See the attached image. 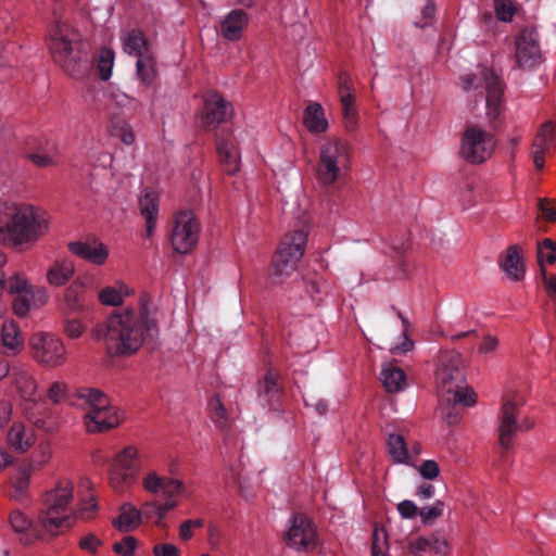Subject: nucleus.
I'll return each mask as SVG.
<instances>
[{"mask_svg":"<svg viewBox=\"0 0 556 556\" xmlns=\"http://www.w3.org/2000/svg\"><path fill=\"white\" fill-rule=\"evenodd\" d=\"M157 332L150 296L142 293L137 308L110 315L94 327L93 337L103 341L111 356H128L136 353L147 338L153 339Z\"/></svg>","mask_w":556,"mask_h":556,"instance_id":"1","label":"nucleus"},{"mask_svg":"<svg viewBox=\"0 0 556 556\" xmlns=\"http://www.w3.org/2000/svg\"><path fill=\"white\" fill-rule=\"evenodd\" d=\"M47 229V220L31 205L0 206V243L7 248L26 251Z\"/></svg>","mask_w":556,"mask_h":556,"instance_id":"2","label":"nucleus"},{"mask_svg":"<svg viewBox=\"0 0 556 556\" xmlns=\"http://www.w3.org/2000/svg\"><path fill=\"white\" fill-rule=\"evenodd\" d=\"M55 24L49 31L48 46L54 62L75 79H80L90 70V61L86 55V45L80 33L60 20L53 11Z\"/></svg>","mask_w":556,"mask_h":556,"instance_id":"3","label":"nucleus"},{"mask_svg":"<svg viewBox=\"0 0 556 556\" xmlns=\"http://www.w3.org/2000/svg\"><path fill=\"white\" fill-rule=\"evenodd\" d=\"M71 404L85 412L84 422L89 433L108 431L124 420V412L111 404L109 396L96 388H78L71 397Z\"/></svg>","mask_w":556,"mask_h":556,"instance_id":"4","label":"nucleus"},{"mask_svg":"<svg viewBox=\"0 0 556 556\" xmlns=\"http://www.w3.org/2000/svg\"><path fill=\"white\" fill-rule=\"evenodd\" d=\"M435 378L438 395H448V401H458L463 406L476 404L477 395L466 383L464 361L458 352L446 351L441 354Z\"/></svg>","mask_w":556,"mask_h":556,"instance_id":"5","label":"nucleus"},{"mask_svg":"<svg viewBox=\"0 0 556 556\" xmlns=\"http://www.w3.org/2000/svg\"><path fill=\"white\" fill-rule=\"evenodd\" d=\"M72 498L73 484L68 480H61L54 489L43 495L38 519L46 531L56 533L59 530L72 526L68 516V505Z\"/></svg>","mask_w":556,"mask_h":556,"instance_id":"6","label":"nucleus"},{"mask_svg":"<svg viewBox=\"0 0 556 556\" xmlns=\"http://www.w3.org/2000/svg\"><path fill=\"white\" fill-rule=\"evenodd\" d=\"M350 167L349 143L340 138H327L319 147L316 178L327 188L339 181Z\"/></svg>","mask_w":556,"mask_h":556,"instance_id":"7","label":"nucleus"},{"mask_svg":"<svg viewBox=\"0 0 556 556\" xmlns=\"http://www.w3.org/2000/svg\"><path fill=\"white\" fill-rule=\"evenodd\" d=\"M307 235L303 230L287 233L273 258L270 275L275 282H281L296 268V264L303 256Z\"/></svg>","mask_w":556,"mask_h":556,"instance_id":"8","label":"nucleus"},{"mask_svg":"<svg viewBox=\"0 0 556 556\" xmlns=\"http://www.w3.org/2000/svg\"><path fill=\"white\" fill-rule=\"evenodd\" d=\"M482 87L485 89L486 114L496 118L502 110L504 85L493 70L482 67L478 75L471 74L463 78V89L469 91Z\"/></svg>","mask_w":556,"mask_h":556,"instance_id":"9","label":"nucleus"},{"mask_svg":"<svg viewBox=\"0 0 556 556\" xmlns=\"http://www.w3.org/2000/svg\"><path fill=\"white\" fill-rule=\"evenodd\" d=\"M201 232L200 222L193 212L184 210L173 217L170 229V244L175 252L187 254L198 244Z\"/></svg>","mask_w":556,"mask_h":556,"instance_id":"10","label":"nucleus"},{"mask_svg":"<svg viewBox=\"0 0 556 556\" xmlns=\"http://www.w3.org/2000/svg\"><path fill=\"white\" fill-rule=\"evenodd\" d=\"M494 136L478 125H467L462 137L460 155L471 164L485 162L493 153Z\"/></svg>","mask_w":556,"mask_h":556,"instance_id":"11","label":"nucleus"},{"mask_svg":"<svg viewBox=\"0 0 556 556\" xmlns=\"http://www.w3.org/2000/svg\"><path fill=\"white\" fill-rule=\"evenodd\" d=\"M138 471V451L134 446H126L116 455L110 466L111 486L116 492H124L136 481Z\"/></svg>","mask_w":556,"mask_h":556,"instance_id":"12","label":"nucleus"},{"mask_svg":"<svg viewBox=\"0 0 556 556\" xmlns=\"http://www.w3.org/2000/svg\"><path fill=\"white\" fill-rule=\"evenodd\" d=\"M515 61L517 67L523 71H533L543 62L535 28L525 27L515 37Z\"/></svg>","mask_w":556,"mask_h":556,"instance_id":"13","label":"nucleus"},{"mask_svg":"<svg viewBox=\"0 0 556 556\" xmlns=\"http://www.w3.org/2000/svg\"><path fill=\"white\" fill-rule=\"evenodd\" d=\"M29 345L33 357L41 365L59 367L65 362V348L63 342L49 333H36L30 338Z\"/></svg>","mask_w":556,"mask_h":556,"instance_id":"14","label":"nucleus"},{"mask_svg":"<svg viewBox=\"0 0 556 556\" xmlns=\"http://www.w3.org/2000/svg\"><path fill=\"white\" fill-rule=\"evenodd\" d=\"M232 113L231 104L217 91L210 90L203 96V109L200 114L201 126L214 129L226 122Z\"/></svg>","mask_w":556,"mask_h":556,"instance_id":"15","label":"nucleus"},{"mask_svg":"<svg viewBox=\"0 0 556 556\" xmlns=\"http://www.w3.org/2000/svg\"><path fill=\"white\" fill-rule=\"evenodd\" d=\"M286 543L299 551H308L316 546V530L312 521L302 514H295L290 520L286 533Z\"/></svg>","mask_w":556,"mask_h":556,"instance_id":"16","label":"nucleus"},{"mask_svg":"<svg viewBox=\"0 0 556 556\" xmlns=\"http://www.w3.org/2000/svg\"><path fill=\"white\" fill-rule=\"evenodd\" d=\"M24 155L38 167H50L58 164L59 147L49 138H29L26 141Z\"/></svg>","mask_w":556,"mask_h":556,"instance_id":"17","label":"nucleus"},{"mask_svg":"<svg viewBox=\"0 0 556 556\" xmlns=\"http://www.w3.org/2000/svg\"><path fill=\"white\" fill-rule=\"evenodd\" d=\"M518 404L514 401L504 400L500 414V444L504 451L511 446L513 439L519 430L520 426L517 421Z\"/></svg>","mask_w":556,"mask_h":556,"instance_id":"18","label":"nucleus"},{"mask_svg":"<svg viewBox=\"0 0 556 556\" xmlns=\"http://www.w3.org/2000/svg\"><path fill=\"white\" fill-rule=\"evenodd\" d=\"M282 396V387L279 382V375L274 369H268L258 381L257 397L262 406L277 409Z\"/></svg>","mask_w":556,"mask_h":556,"instance_id":"19","label":"nucleus"},{"mask_svg":"<svg viewBox=\"0 0 556 556\" xmlns=\"http://www.w3.org/2000/svg\"><path fill=\"white\" fill-rule=\"evenodd\" d=\"M146 491L152 494L161 493L166 500H176L185 492L181 481L174 478H162L155 471L149 472L142 481Z\"/></svg>","mask_w":556,"mask_h":556,"instance_id":"20","label":"nucleus"},{"mask_svg":"<svg viewBox=\"0 0 556 556\" xmlns=\"http://www.w3.org/2000/svg\"><path fill=\"white\" fill-rule=\"evenodd\" d=\"M556 123L545 122L538 131L532 143V159L535 167L542 169L545 163L544 155L555 147Z\"/></svg>","mask_w":556,"mask_h":556,"instance_id":"21","label":"nucleus"},{"mask_svg":"<svg viewBox=\"0 0 556 556\" xmlns=\"http://www.w3.org/2000/svg\"><path fill=\"white\" fill-rule=\"evenodd\" d=\"M68 250L76 256L94 265H102L109 256L108 248L97 240L92 242L73 241L67 244Z\"/></svg>","mask_w":556,"mask_h":556,"instance_id":"22","label":"nucleus"},{"mask_svg":"<svg viewBox=\"0 0 556 556\" xmlns=\"http://www.w3.org/2000/svg\"><path fill=\"white\" fill-rule=\"evenodd\" d=\"M409 553L414 556H422L425 553H434L446 556L450 552L448 543L438 535L419 536L408 542Z\"/></svg>","mask_w":556,"mask_h":556,"instance_id":"23","label":"nucleus"},{"mask_svg":"<svg viewBox=\"0 0 556 556\" xmlns=\"http://www.w3.org/2000/svg\"><path fill=\"white\" fill-rule=\"evenodd\" d=\"M502 270L513 280L519 281L523 278L526 267L523 252L519 245L513 244L507 248L500 262Z\"/></svg>","mask_w":556,"mask_h":556,"instance_id":"24","label":"nucleus"},{"mask_svg":"<svg viewBox=\"0 0 556 556\" xmlns=\"http://www.w3.org/2000/svg\"><path fill=\"white\" fill-rule=\"evenodd\" d=\"M249 25L248 14L240 9L230 11L220 24V34L230 41L239 40Z\"/></svg>","mask_w":556,"mask_h":556,"instance_id":"25","label":"nucleus"},{"mask_svg":"<svg viewBox=\"0 0 556 556\" xmlns=\"http://www.w3.org/2000/svg\"><path fill=\"white\" fill-rule=\"evenodd\" d=\"M139 208L142 217L146 219L147 237L154 233L157 215H159V197L157 194L146 188L139 198Z\"/></svg>","mask_w":556,"mask_h":556,"instance_id":"26","label":"nucleus"},{"mask_svg":"<svg viewBox=\"0 0 556 556\" xmlns=\"http://www.w3.org/2000/svg\"><path fill=\"white\" fill-rule=\"evenodd\" d=\"M75 274V265L71 258L63 257L55 260L46 274L47 282L51 287H63L67 285Z\"/></svg>","mask_w":556,"mask_h":556,"instance_id":"27","label":"nucleus"},{"mask_svg":"<svg viewBox=\"0 0 556 556\" xmlns=\"http://www.w3.org/2000/svg\"><path fill=\"white\" fill-rule=\"evenodd\" d=\"M84 283L75 280L64 291L63 315L80 314L85 311Z\"/></svg>","mask_w":556,"mask_h":556,"instance_id":"28","label":"nucleus"},{"mask_svg":"<svg viewBox=\"0 0 556 556\" xmlns=\"http://www.w3.org/2000/svg\"><path fill=\"white\" fill-rule=\"evenodd\" d=\"M216 149L225 172L235 174L239 169V153L233 141L229 137H220L216 141Z\"/></svg>","mask_w":556,"mask_h":556,"instance_id":"29","label":"nucleus"},{"mask_svg":"<svg viewBox=\"0 0 556 556\" xmlns=\"http://www.w3.org/2000/svg\"><path fill=\"white\" fill-rule=\"evenodd\" d=\"M10 525L22 535L21 541L26 545L41 538L40 530L20 510L11 513Z\"/></svg>","mask_w":556,"mask_h":556,"instance_id":"30","label":"nucleus"},{"mask_svg":"<svg viewBox=\"0 0 556 556\" xmlns=\"http://www.w3.org/2000/svg\"><path fill=\"white\" fill-rule=\"evenodd\" d=\"M31 470V464H23L18 466L11 481V491L9 494L12 498L23 501L26 497Z\"/></svg>","mask_w":556,"mask_h":556,"instance_id":"31","label":"nucleus"},{"mask_svg":"<svg viewBox=\"0 0 556 556\" xmlns=\"http://www.w3.org/2000/svg\"><path fill=\"white\" fill-rule=\"evenodd\" d=\"M306 128L314 134L325 132L328 128V122L325 112L319 103H309L303 116Z\"/></svg>","mask_w":556,"mask_h":556,"instance_id":"32","label":"nucleus"},{"mask_svg":"<svg viewBox=\"0 0 556 556\" xmlns=\"http://www.w3.org/2000/svg\"><path fill=\"white\" fill-rule=\"evenodd\" d=\"M8 443L17 452H25L34 444V434L23 424H14L8 433Z\"/></svg>","mask_w":556,"mask_h":556,"instance_id":"33","label":"nucleus"},{"mask_svg":"<svg viewBox=\"0 0 556 556\" xmlns=\"http://www.w3.org/2000/svg\"><path fill=\"white\" fill-rule=\"evenodd\" d=\"M124 51L130 55L143 58L150 55L149 43L141 30L132 29L123 39Z\"/></svg>","mask_w":556,"mask_h":556,"instance_id":"34","label":"nucleus"},{"mask_svg":"<svg viewBox=\"0 0 556 556\" xmlns=\"http://www.w3.org/2000/svg\"><path fill=\"white\" fill-rule=\"evenodd\" d=\"M141 523V513L131 504H124L121 507L119 516L113 525L123 532H129Z\"/></svg>","mask_w":556,"mask_h":556,"instance_id":"35","label":"nucleus"},{"mask_svg":"<svg viewBox=\"0 0 556 556\" xmlns=\"http://www.w3.org/2000/svg\"><path fill=\"white\" fill-rule=\"evenodd\" d=\"M381 381L387 392L402 391L406 384L404 371L393 365H388L381 370Z\"/></svg>","mask_w":556,"mask_h":556,"instance_id":"36","label":"nucleus"},{"mask_svg":"<svg viewBox=\"0 0 556 556\" xmlns=\"http://www.w3.org/2000/svg\"><path fill=\"white\" fill-rule=\"evenodd\" d=\"M1 340L4 348L12 354H17L23 348L18 327L14 323H4L1 329Z\"/></svg>","mask_w":556,"mask_h":556,"instance_id":"37","label":"nucleus"},{"mask_svg":"<svg viewBox=\"0 0 556 556\" xmlns=\"http://www.w3.org/2000/svg\"><path fill=\"white\" fill-rule=\"evenodd\" d=\"M136 73L141 84L146 87H150L154 84L156 79V70L152 54L137 59Z\"/></svg>","mask_w":556,"mask_h":556,"instance_id":"38","label":"nucleus"},{"mask_svg":"<svg viewBox=\"0 0 556 556\" xmlns=\"http://www.w3.org/2000/svg\"><path fill=\"white\" fill-rule=\"evenodd\" d=\"M114 51L109 48H102L94 56V66L98 71L99 77L102 80H108L112 75L114 66Z\"/></svg>","mask_w":556,"mask_h":556,"instance_id":"39","label":"nucleus"},{"mask_svg":"<svg viewBox=\"0 0 556 556\" xmlns=\"http://www.w3.org/2000/svg\"><path fill=\"white\" fill-rule=\"evenodd\" d=\"M438 396H439V402H440V406H441L442 419L450 426L456 425L462 418V413H460L458 405L463 406V404L460 402L454 401V400L448 401V395H446V396L438 395Z\"/></svg>","mask_w":556,"mask_h":556,"instance_id":"40","label":"nucleus"},{"mask_svg":"<svg viewBox=\"0 0 556 556\" xmlns=\"http://www.w3.org/2000/svg\"><path fill=\"white\" fill-rule=\"evenodd\" d=\"M211 420L219 429H225L228 426V416L224 404L217 394L213 395L207 404Z\"/></svg>","mask_w":556,"mask_h":556,"instance_id":"41","label":"nucleus"},{"mask_svg":"<svg viewBox=\"0 0 556 556\" xmlns=\"http://www.w3.org/2000/svg\"><path fill=\"white\" fill-rule=\"evenodd\" d=\"M536 255L541 271L542 266H544V260L548 264H554L556 262V241L549 238L538 241Z\"/></svg>","mask_w":556,"mask_h":556,"instance_id":"42","label":"nucleus"},{"mask_svg":"<svg viewBox=\"0 0 556 556\" xmlns=\"http://www.w3.org/2000/svg\"><path fill=\"white\" fill-rule=\"evenodd\" d=\"M389 453L397 463H404L407 457V446L405 440L400 434H390L388 439Z\"/></svg>","mask_w":556,"mask_h":556,"instance_id":"43","label":"nucleus"},{"mask_svg":"<svg viewBox=\"0 0 556 556\" xmlns=\"http://www.w3.org/2000/svg\"><path fill=\"white\" fill-rule=\"evenodd\" d=\"M16 388L21 395L27 401H35L37 394V383L27 372H21L16 378Z\"/></svg>","mask_w":556,"mask_h":556,"instance_id":"44","label":"nucleus"},{"mask_svg":"<svg viewBox=\"0 0 556 556\" xmlns=\"http://www.w3.org/2000/svg\"><path fill=\"white\" fill-rule=\"evenodd\" d=\"M111 134L112 136L119 138L125 144L129 146L135 142V134L131 127L122 118L112 119Z\"/></svg>","mask_w":556,"mask_h":556,"instance_id":"45","label":"nucleus"},{"mask_svg":"<svg viewBox=\"0 0 556 556\" xmlns=\"http://www.w3.org/2000/svg\"><path fill=\"white\" fill-rule=\"evenodd\" d=\"M111 134L112 136L119 138L125 144L129 146L135 142V134L131 127L122 118L112 119Z\"/></svg>","mask_w":556,"mask_h":556,"instance_id":"46","label":"nucleus"},{"mask_svg":"<svg viewBox=\"0 0 556 556\" xmlns=\"http://www.w3.org/2000/svg\"><path fill=\"white\" fill-rule=\"evenodd\" d=\"M111 134L112 136L119 138L125 144L129 146L135 142V134L131 127L122 118L112 119Z\"/></svg>","mask_w":556,"mask_h":556,"instance_id":"47","label":"nucleus"},{"mask_svg":"<svg viewBox=\"0 0 556 556\" xmlns=\"http://www.w3.org/2000/svg\"><path fill=\"white\" fill-rule=\"evenodd\" d=\"M341 106L344 128L348 131L355 130L358 124V114L355 110V102H351L349 97H344Z\"/></svg>","mask_w":556,"mask_h":556,"instance_id":"48","label":"nucleus"},{"mask_svg":"<svg viewBox=\"0 0 556 556\" xmlns=\"http://www.w3.org/2000/svg\"><path fill=\"white\" fill-rule=\"evenodd\" d=\"M86 329L83 321L71 315H63V330L64 333L71 339L79 338Z\"/></svg>","mask_w":556,"mask_h":556,"instance_id":"49","label":"nucleus"},{"mask_svg":"<svg viewBox=\"0 0 556 556\" xmlns=\"http://www.w3.org/2000/svg\"><path fill=\"white\" fill-rule=\"evenodd\" d=\"M388 549L387 532L384 529L375 528L372 532L371 555L386 556Z\"/></svg>","mask_w":556,"mask_h":556,"instance_id":"50","label":"nucleus"},{"mask_svg":"<svg viewBox=\"0 0 556 556\" xmlns=\"http://www.w3.org/2000/svg\"><path fill=\"white\" fill-rule=\"evenodd\" d=\"M99 300L104 305L116 306L122 304L123 294L113 287H106L99 292Z\"/></svg>","mask_w":556,"mask_h":556,"instance_id":"51","label":"nucleus"},{"mask_svg":"<svg viewBox=\"0 0 556 556\" xmlns=\"http://www.w3.org/2000/svg\"><path fill=\"white\" fill-rule=\"evenodd\" d=\"M444 503L437 501L432 506L421 507L419 516L424 523H428L437 519L443 514Z\"/></svg>","mask_w":556,"mask_h":556,"instance_id":"52","label":"nucleus"},{"mask_svg":"<svg viewBox=\"0 0 556 556\" xmlns=\"http://www.w3.org/2000/svg\"><path fill=\"white\" fill-rule=\"evenodd\" d=\"M496 17L502 22H509L515 13V9L509 0H495Z\"/></svg>","mask_w":556,"mask_h":556,"instance_id":"53","label":"nucleus"},{"mask_svg":"<svg viewBox=\"0 0 556 556\" xmlns=\"http://www.w3.org/2000/svg\"><path fill=\"white\" fill-rule=\"evenodd\" d=\"M66 391L67 384L65 382L55 381L49 387L47 396L52 403L59 404L65 397Z\"/></svg>","mask_w":556,"mask_h":556,"instance_id":"54","label":"nucleus"},{"mask_svg":"<svg viewBox=\"0 0 556 556\" xmlns=\"http://www.w3.org/2000/svg\"><path fill=\"white\" fill-rule=\"evenodd\" d=\"M338 84H339L338 92H339V96H340V102L343 103V98L344 97H349L351 99V102H355V97L351 92V90H352V83H351L350 76L346 73H342L339 76Z\"/></svg>","mask_w":556,"mask_h":556,"instance_id":"55","label":"nucleus"},{"mask_svg":"<svg viewBox=\"0 0 556 556\" xmlns=\"http://www.w3.org/2000/svg\"><path fill=\"white\" fill-rule=\"evenodd\" d=\"M137 540L134 536H125L123 542H117L113 545V549L123 556H131L136 549Z\"/></svg>","mask_w":556,"mask_h":556,"instance_id":"56","label":"nucleus"},{"mask_svg":"<svg viewBox=\"0 0 556 556\" xmlns=\"http://www.w3.org/2000/svg\"><path fill=\"white\" fill-rule=\"evenodd\" d=\"M28 296L30 299L31 305L36 307L45 305L49 299L48 291L43 287L33 289L30 286L28 289Z\"/></svg>","mask_w":556,"mask_h":556,"instance_id":"57","label":"nucleus"},{"mask_svg":"<svg viewBox=\"0 0 556 556\" xmlns=\"http://www.w3.org/2000/svg\"><path fill=\"white\" fill-rule=\"evenodd\" d=\"M31 306L28 293L20 294L13 301L14 313L21 317L26 316Z\"/></svg>","mask_w":556,"mask_h":556,"instance_id":"58","label":"nucleus"},{"mask_svg":"<svg viewBox=\"0 0 556 556\" xmlns=\"http://www.w3.org/2000/svg\"><path fill=\"white\" fill-rule=\"evenodd\" d=\"M541 276L546 294L553 302H556V275L547 276L545 266H542Z\"/></svg>","mask_w":556,"mask_h":556,"instance_id":"59","label":"nucleus"},{"mask_svg":"<svg viewBox=\"0 0 556 556\" xmlns=\"http://www.w3.org/2000/svg\"><path fill=\"white\" fill-rule=\"evenodd\" d=\"M538 207L542 213L543 218L546 222L555 223L556 222V207L552 205L551 200L548 199H540L538 202Z\"/></svg>","mask_w":556,"mask_h":556,"instance_id":"60","label":"nucleus"},{"mask_svg":"<svg viewBox=\"0 0 556 556\" xmlns=\"http://www.w3.org/2000/svg\"><path fill=\"white\" fill-rule=\"evenodd\" d=\"M397 510L403 518L412 519L415 516L419 515L420 509L414 502L405 500L397 505Z\"/></svg>","mask_w":556,"mask_h":556,"instance_id":"61","label":"nucleus"},{"mask_svg":"<svg viewBox=\"0 0 556 556\" xmlns=\"http://www.w3.org/2000/svg\"><path fill=\"white\" fill-rule=\"evenodd\" d=\"M419 472L425 479L432 480L439 476L440 468L434 460H426L420 465Z\"/></svg>","mask_w":556,"mask_h":556,"instance_id":"62","label":"nucleus"},{"mask_svg":"<svg viewBox=\"0 0 556 556\" xmlns=\"http://www.w3.org/2000/svg\"><path fill=\"white\" fill-rule=\"evenodd\" d=\"M153 554L154 556H180V551L174 544L161 543L154 545Z\"/></svg>","mask_w":556,"mask_h":556,"instance_id":"63","label":"nucleus"},{"mask_svg":"<svg viewBox=\"0 0 556 556\" xmlns=\"http://www.w3.org/2000/svg\"><path fill=\"white\" fill-rule=\"evenodd\" d=\"M178 506V501L177 500H166L165 498V502L162 503V504H159L156 503V510H157V520H156V523H160L165 515L175 509L176 507Z\"/></svg>","mask_w":556,"mask_h":556,"instance_id":"64","label":"nucleus"}]
</instances>
